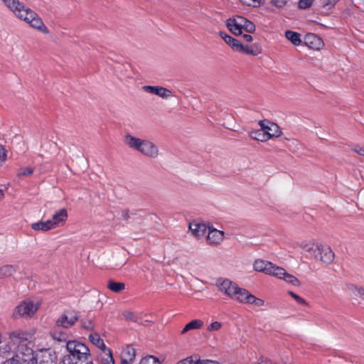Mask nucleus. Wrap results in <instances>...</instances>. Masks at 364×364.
Instances as JSON below:
<instances>
[{"label": "nucleus", "instance_id": "nucleus-1", "mask_svg": "<svg viewBox=\"0 0 364 364\" xmlns=\"http://www.w3.org/2000/svg\"><path fill=\"white\" fill-rule=\"evenodd\" d=\"M4 6L18 19L26 23L32 28L43 34H49L50 31L41 16L20 0H1Z\"/></svg>", "mask_w": 364, "mask_h": 364}, {"label": "nucleus", "instance_id": "nucleus-2", "mask_svg": "<svg viewBox=\"0 0 364 364\" xmlns=\"http://www.w3.org/2000/svg\"><path fill=\"white\" fill-rule=\"evenodd\" d=\"M219 291L229 298L245 304H253L257 307L263 306L264 301L252 294L248 290L240 287L228 279L219 278L216 281Z\"/></svg>", "mask_w": 364, "mask_h": 364}, {"label": "nucleus", "instance_id": "nucleus-3", "mask_svg": "<svg viewBox=\"0 0 364 364\" xmlns=\"http://www.w3.org/2000/svg\"><path fill=\"white\" fill-rule=\"evenodd\" d=\"M123 141L129 149L145 157L156 159L160 154L159 146L149 139L140 138L128 132L124 134Z\"/></svg>", "mask_w": 364, "mask_h": 364}, {"label": "nucleus", "instance_id": "nucleus-4", "mask_svg": "<svg viewBox=\"0 0 364 364\" xmlns=\"http://www.w3.org/2000/svg\"><path fill=\"white\" fill-rule=\"evenodd\" d=\"M253 269L259 272L274 277L284 281L288 284L299 287L300 281L293 274L287 272L283 267L277 266L271 262L262 259H256L253 263Z\"/></svg>", "mask_w": 364, "mask_h": 364}, {"label": "nucleus", "instance_id": "nucleus-5", "mask_svg": "<svg viewBox=\"0 0 364 364\" xmlns=\"http://www.w3.org/2000/svg\"><path fill=\"white\" fill-rule=\"evenodd\" d=\"M14 356L11 358L19 364H34L36 354L27 343L18 344L15 348Z\"/></svg>", "mask_w": 364, "mask_h": 364}, {"label": "nucleus", "instance_id": "nucleus-6", "mask_svg": "<svg viewBox=\"0 0 364 364\" xmlns=\"http://www.w3.org/2000/svg\"><path fill=\"white\" fill-rule=\"evenodd\" d=\"M41 305L39 301L25 300L21 301L13 311L14 318L31 317L38 311Z\"/></svg>", "mask_w": 364, "mask_h": 364}, {"label": "nucleus", "instance_id": "nucleus-7", "mask_svg": "<svg viewBox=\"0 0 364 364\" xmlns=\"http://www.w3.org/2000/svg\"><path fill=\"white\" fill-rule=\"evenodd\" d=\"M67 350L75 359L86 360L90 354V350L84 343L75 340L69 341L66 345Z\"/></svg>", "mask_w": 364, "mask_h": 364}, {"label": "nucleus", "instance_id": "nucleus-8", "mask_svg": "<svg viewBox=\"0 0 364 364\" xmlns=\"http://www.w3.org/2000/svg\"><path fill=\"white\" fill-rule=\"evenodd\" d=\"M314 257L326 264H331L334 259V253L331 248L325 244L316 243L314 251Z\"/></svg>", "mask_w": 364, "mask_h": 364}, {"label": "nucleus", "instance_id": "nucleus-9", "mask_svg": "<svg viewBox=\"0 0 364 364\" xmlns=\"http://www.w3.org/2000/svg\"><path fill=\"white\" fill-rule=\"evenodd\" d=\"M34 364H56L57 355L54 350L48 348L36 353Z\"/></svg>", "mask_w": 364, "mask_h": 364}, {"label": "nucleus", "instance_id": "nucleus-10", "mask_svg": "<svg viewBox=\"0 0 364 364\" xmlns=\"http://www.w3.org/2000/svg\"><path fill=\"white\" fill-rule=\"evenodd\" d=\"M258 124L259 127L264 129L269 140L272 138L279 137L282 134L279 127L272 122L264 119L260 120Z\"/></svg>", "mask_w": 364, "mask_h": 364}, {"label": "nucleus", "instance_id": "nucleus-11", "mask_svg": "<svg viewBox=\"0 0 364 364\" xmlns=\"http://www.w3.org/2000/svg\"><path fill=\"white\" fill-rule=\"evenodd\" d=\"M78 320L77 313L74 311H65L55 321L58 327L68 328Z\"/></svg>", "mask_w": 364, "mask_h": 364}, {"label": "nucleus", "instance_id": "nucleus-12", "mask_svg": "<svg viewBox=\"0 0 364 364\" xmlns=\"http://www.w3.org/2000/svg\"><path fill=\"white\" fill-rule=\"evenodd\" d=\"M206 242L207 244L212 246H217L224 240L225 233L223 231L218 230L213 226H208L207 230Z\"/></svg>", "mask_w": 364, "mask_h": 364}, {"label": "nucleus", "instance_id": "nucleus-13", "mask_svg": "<svg viewBox=\"0 0 364 364\" xmlns=\"http://www.w3.org/2000/svg\"><path fill=\"white\" fill-rule=\"evenodd\" d=\"M144 92L155 95L162 99L167 100L173 96V92L162 86L144 85L142 87Z\"/></svg>", "mask_w": 364, "mask_h": 364}, {"label": "nucleus", "instance_id": "nucleus-14", "mask_svg": "<svg viewBox=\"0 0 364 364\" xmlns=\"http://www.w3.org/2000/svg\"><path fill=\"white\" fill-rule=\"evenodd\" d=\"M33 332L18 330L10 333L9 338L13 346H18L21 343H26L28 341L32 338Z\"/></svg>", "mask_w": 364, "mask_h": 364}, {"label": "nucleus", "instance_id": "nucleus-15", "mask_svg": "<svg viewBox=\"0 0 364 364\" xmlns=\"http://www.w3.org/2000/svg\"><path fill=\"white\" fill-rule=\"evenodd\" d=\"M189 230L192 235L197 238L203 237L208 230V226L202 221L193 220L189 223Z\"/></svg>", "mask_w": 364, "mask_h": 364}, {"label": "nucleus", "instance_id": "nucleus-16", "mask_svg": "<svg viewBox=\"0 0 364 364\" xmlns=\"http://www.w3.org/2000/svg\"><path fill=\"white\" fill-rule=\"evenodd\" d=\"M68 218V211L65 208H60L55 212L50 222L53 228L62 226Z\"/></svg>", "mask_w": 364, "mask_h": 364}, {"label": "nucleus", "instance_id": "nucleus-17", "mask_svg": "<svg viewBox=\"0 0 364 364\" xmlns=\"http://www.w3.org/2000/svg\"><path fill=\"white\" fill-rule=\"evenodd\" d=\"M305 43L309 47L315 50H319L323 46V42L318 36L310 33L306 36Z\"/></svg>", "mask_w": 364, "mask_h": 364}, {"label": "nucleus", "instance_id": "nucleus-18", "mask_svg": "<svg viewBox=\"0 0 364 364\" xmlns=\"http://www.w3.org/2000/svg\"><path fill=\"white\" fill-rule=\"evenodd\" d=\"M219 35L234 50L238 51L242 48V43L238 40L222 31Z\"/></svg>", "mask_w": 364, "mask_h": 364}, {"label": "nucleus", "instance_id": "nucleus-19", "mask_svg": "<svg viewBox=\"0 0 364 364\" xmlns=\"http://www.w3.org/2000/svg\"><path fill=\"white\" fill-rule=\"evenodd\" d=\"M31 228L35 231L46 232L54 229L49 220L38 221L31 225Z\"/></svg>", "mask_w": 364, "mask_h": 364}, {"label": "nucleus", "instance_id": "nucleus-20", "mask_svg": "<svg viewBox=\"0 0 364 364\" xmlns=\"http://www.w3.org/2000/svg\"><path fill=\"white\" fill-rule=\"evenodd\" d=\"M239 52H242L246 54H250L252 55H257L262 52V48L259 44L255 43L252 46H243L239 49Z\"/></svg>", "mask_w": 364, "mask_h": 364}, {"label": "nucleus", "instance_id": "nucleus-21", "mask_svg": "<svg viewBox=\"0 0 364 364\" xmlns=\"http://www.w3.org/2000/svg\"><path fill=\"white\" fill-rule=\"evenodd\" d=\"M203 321L200 319H194L188 323L183 330L181 334H185L192 330L200 329L203 326Z\"/></svg>", "mask_w": 364, "mask_h": 364}, {"label": "nucleus", "instance_id": "nucleus-22", "mask_svg": "<svg viewBox=\"0 0 364 364\" xmlns=\"http://www.w3.org/2000/svg\"><path fill=\"white\" fill-rule=\"evenodd\" d=\"M228 29L235 36L242 34V28L240 26L236 20L229 18L226 23Z\"/></svg>", "mask_w": 364, "mask_h": 364}, {"label": "nucleus", "instance_id": "nucleus-23", "mask_svg": "<svg viewBox=\"0 0 364 364\" xmlns=\"http://www.w3.org/2000/svg\"><path fill=\"white\" fill-rule=\"evenodd\" d=\"M250 136L252 139L262 142H265L269 140L264 129L261 127L259 129L252 130L250 132Z\"/></svg>", "mask_w": 364, "mask_h": 364}, {"label": "nucleus", "instance_id": "nucleus-24", "mask_svg": "<svg viewBox=\"0 0 364 364\" xmlns=\"http://www.w3.org/2000/svg\"><path fill=\"white\" fill-rule=\"evenodd\" d=\"M316 243L314 240H304L301 241L299 244V247L304 250L311 254L314 257V251L315 250L314 247H316Z\"/></svg>", "mask_w": 364, "mask_h": 364}, {"label": "nucleus", "instance_id": "nucleus-25", "mask_svg": "<svg viewBox=\"0 0 364 364\" xmlns=\"http://www.w3.org/2000/svg\"><path fill=\"white\" fill-rule=\"evenodd\" d=\"M107 287L110 291L114 293H119L125 289V284L124 282L109 280L107 282Z\"/></svg>", "mask_w": 364, "mask_h": 364}, {"label": "nucleus", "instance_id": "nucleus-26", "mask_svg": "<svg viewBox=\"0 0 364 364\" xmlns=\"http://www.w3.org/2000/svg\"><path fill=\"white\" fill-rule=\"evenodd\" d=\"M136 356L135 349L132 346H127L121 353V359H127L133 361Z\"/></svg>", "mask_w": 364, "mask_h": 364}, {"label": "nucleus", "instance_id": "nucleus-27", "mask_svg": "<svg viewBox=\"0 0 364 364\" xmlns=\"http://www.w3.org/2000/svg\"><path fill=\"white\" fill-rule=\"evenodd\" d=\"M89 340L95 346H96L100 349H101V350L107 348L103 340L100 338V336L98 333H90L89 336Z\"/></svg>", "mask_w": 364, "mask_h": 364}, {"label": "nucleus", "instance_id": "nucleus-28", "mask_svg": "<svg viewBox=\"0 0 364 364\" xmlns=\"http://www.w3.org/2000/svg\"><path fill=\"white\" fill-rule=\"evenodd\" d=\"M100 359L102 364H114V360L112 352L107 348L102 350Z\"/></svg>", "mask_w": 364, "mask_h": 364}, {"label": "nucleus", "instance_id": "nucleus-29", "mask_svg": "<svg viewBox=\"0 0 364 364\" xmlns=\"http://www.w3.org/2000/svg\"><path fill=\"white\" fill-rule=\"evenodd\" d=\"M348 290L355 296L364 300V287H358L352 284L346 285Z\"/></svg>", "mask_w": 364, "mask_h": 364}, {"label": "nucleus", "instance_id": "nucleus-30", "mask_svg": "<svg viewBox=\"0 0 364 364\" xmlns=\"http://www.w3.org/2000/svg\"><path fill=\"white\" fill-rule=\"evenodd\" d=\"M16 272V268L12 265H4L0 267V279L10 277Z\"/></svg>", "mask_w": 364, "mask_h": 364}, {"label": "nucleus", "instance_id": "nucleus-31", "mask_svg": "<svg viewBox=\"0 0 364 364\" xmlns=\"http://www.w3.org/2000/svg\"><path fill=\"white\" fill-rule=\"evenodd\" d=\"M285 36L294 46H299L301 43V38L299 34L296 32L287 31L285 33Z\"/></svg>", "mask_w": 364, "mask_h": 364}, {"label": "nucleus", "instance_id": "nucleus-32", "mask_svg": "<svg viewBox=\"0 0 364 364\" xmlns=\"http://www.w3.org/2000/svg\"><path fill=\"white\" fill-rule=\"evenodd\" d=\"M50 334L54 340L60 342H65L68 338V334L61 331H53Z\"/></svg>", "mask_w": 364, "mask_h": 364}, {"label": "nucleus", "instance_id": "nucleus-33", "mask_svg": "<svg viewBox=\"0 0 364 364\" xmlns=\"http://www.w3.org/2000/svg\"><path fill=\"white\" fill-rule=\"evenodd\" d=\"M33 173V168L28 167L19 168L17 171V176L18 178L25 177L31 175Z\"/></svg>", "mask_w": 364, "mask_h": 364}, {"label": "nucleus", "instance_id": "nucleus-34", "mask_svg": "<svg viewBox=\"0 0 364 364\" xmlns=\"http://www.w3.org/2000/svg\"><path fill=\"white\" fill-rule=\"evenodd\" d=\"M139 364H161L159 359L153 355L144 358Z\"/></svg>", "mask_w": 364, "mask_h": 364}, {"label": "nucleus", "instance_id": "nucleus-35", "mask_svg": "<svg viewBox=\"0 0 364 364\" xmlns=\"http://www.w3.org/2000/svg\"><path fill=\"white\" fill-rule=\"evenodd\" d=\"M15 346H13V343L10 342V343L2 345L0 346V353L5 355L15 349Z\"/></svg>", "mask_w": 364, "mask_h": 364}, {"label": "nucleus", "instance_id": "nucleus-36", "mask_svg": "<svg viewBox=\"0 0 364 364\" xmlns=\"http://www.w3.org/2000/svg\"><path fill=\"white\" fill-rule=\"evenodd\" d=\"M197 355L188 356L177 363V364H196Z\"/></svg>", "mask_w": 364, "mask_h": 364}, {"label": "nucleus", "instance_id": "nucleus-37", "mask_svg": "<svg viewBox=\"0 0 364 364\" xmlns=\"http://www.w3.org/2000/svg\"><path fill=\"white\" fill-rule=\"evenodd\" d=\"M122 315L127 320H130L134 322L137 321V317L134 313L131 311H125L122 313Z\"/></svg>", "mask_w": 364, "mask_h": 364}, {"label": "nucleus", "instance_id": "nucleus-38", "mask_svg": "<svg viewBox=\"0 0 364 364\" xmlns=\"http://www.w3.org/2000/svg\"><path fill=\"white\" fill-rule=\"evenodd\" d=\"M80 323L81 326L85 329L92 330L94 328V324L90 319H82Z\"/></svg>", "mask_w": 364, "mask_h": 364}, {"label": "nucleus", "instance_id": "nucleus-39", "mask_svg": "<svg viewBox=\"0 0 364 364\" xmlns=\"http://www.w3.org/2000/svg\"><path fill=\"white\" fill-rule=\"evenodd\" d=\"M242 29H245L248 33H253L255 31V26L253 23L247 19Z\"/></svg>", "mask_w": 364, "mask_h": 364}, {"label": "nucleus", "instance_id": "nucleus-40", "mask_svg": "<svg viewBox=\"0 0 364 364\" xmlns=\"http://www.w3.org/2000/svg\"><path fill=\"white\" fill-rule=\"evenodd\" d=\"M221 327H222L221 323H220L218 321H215V322H213L211 324H210L208 326L207 330L208 331H215L220 330Z\"/></svg>", "mask_w": 364, "mask_h": 364}, {"label": "nucleus", "instance_id": "nucleus-41", "mask_svg": "<svg viewBox=\"0 0 364 364\" xmlns=\"http://www.w3.org/2000/svg\"><path fill=\"white\" fill-rule=\"evenodd\" d=\"M314 0H299V7L302 9H305L309 8Z\"/></svg>", "mask_w": 364, "mask_h": 364}, {"label": "nucleus", "instance_id": "nucleus-42", "mask_svg": "<svg viewBox=\"0 0 364 364\" xmlns=\"http://www.w3.org/2000/svg\"><path fill=\"white\" fill-rule=\"evenodd\" d=\"M196 364H220L218 361L213 360H200L199 356L197 355Z\"/></svg>", "mask_w": 364, "mask_h": 364}, {"label": "nucleus", "instance_id": "nucleus-43", "mask_svg": "<svg viewBox=\"0 0 364 364\" xmlns=\"http://www.w3.org/2000/svg\"><path fill=\"white\" fill-rule=\"evenodd\" d=\"M258 364H275V363L270 358L262 355L258 358Z\"/></svg>", "mask_w": 364, "mask_h": 364}, {"label": "nucleus", "instance_id": "nucleus-44", "mask_svg": "<svg viewBox=\"0 0 364 364\" xmlns=\"http://www.w3.org/2000/svg\"><path fill=\"white\" fill-rule=\"evenodd\" d=\"M289 295L294 298L295 299V301L299 304H305V301L304 299H302L301 297H300L299 295L296 294L295 293H294L293 291H289Z\"/></svg>", "mask_w": 364, "mask_h": 364}, {"label": "nucleus", "instance_id": "nucleus-45", "mask_svg": "<svg viewBox=\"0 0 364 364\" xmlns=\"http://www.w3.org/2000/svg\"><path fill=\"white\" fill-rule=\"evenodd\" d=\"M232 19L236 20L241 28L244 26L245 23L247 21V19L242 16H237L236 18H232Z\"/></svg>", "mask_w": 364, "mask_h": 364}, {"label": "nucleus", "instance_id": "nucleus-46", "mask_svg": "<svg viewBox=\"0 0 364 364\" xmlns=\"http://www.w3.org/2000/svg\"><path fill=\"white\" fill-rule=\"evenodd\" d=\"M353 150L358 154L364 156V146L362 147L357 145L353 148Z\"/></svg>", "mask_w": 364, "mask_h": 364}, {"label": "nucleus", "instance_id": "nucleus-47", "mask_svg": "<svg viewBox=\"0 0 364 364\" xmlns=\"http://www.w3.org/2000/svg\"><path fill=\"white\" fill-rule=\"evenodd\" d=\"M6 156V154L5 152V149L1 146H0V164L5 161Z\"/></svg>", "mask_w": 364, "mask_h": 364}, {"label": "nucleus", "instance_id": "nucleus-48", "mask_svg": "<svg viewBox=\"0 0 364 364\" xmlns=\"http://www.w3.org/2000/svg\"><path fill=\"white\" fill-rule=\"evenodd\" d=\"M288 0H272L273 4L277 7H282L287 3Z\"/></svg>", "mask_w": 364, "mask_h": 364}, {"label": "nucleus", "instance_id": "nucleus-49", "mask_svg": "<svg viewBox=\"0 0 364 364\" xmlns=\"http://www.w3.org/2000/svg\"><path fill=\"white\" fill-rule=\"evenodd\" d=\"M243 38L247 42H250L252 41V36H250V34H245L243 36Z\"/></svg>", "mask_w": 364, "mask_h": 364}, {"label": "nucleus", "instance_id": "nucleus-50", "mask_svg": "<svg viewBox=\"0 0 364 364\" xmlns=\"http://www.w3.org/2000/svg\"><path fill=\"white\" fill-rule=\"evenodd\" d=\"M4 364H19L17 363L14 360L9 359L4 362Z\"/></svg>", "mask_w": 364, "mask_h": 364}, {"label": "nucleus", "instance_id": "nucleus-51", "mask_svg": "<svg viewBox=\"0 0 364 364\" xmlns=\"http://www.w3.org/2000/svg\"><path fill=\"white\" fill-rule=\"evenodd\" d=\"M122 360V362H121V364H131L133 361H129V360H127V359H121Z\"/></svg>", "mask_w": 364, "mask_h": 364}, {"label": "nucleus", "instance_id": "nucleus-52", "mask_svg": "<svg viewBox=\"0 0 364 364\" xmlns=\"http://www.w3.org/2000/svg\"><path fill=\"white\" fill-rule=\"evenodd\" d=\"M4 196V191L0 189V200H1Z\"/></svg>", "mask_w": 364, "mask_h": 364}, {"label": "nucleus", "instance_id": "nucleus-53", "mask_svg": "<svg viewBox=\"0 0 364 364\" xmlns=\"http://www.w3.org/2000/svg\"><path fill=\"white\" fill-rule=\"evenodd\" d=\"M1 338H2V335H1V333H0V344L1 343Z\"/></svg>", "mask_w": 364, "mask_h": 364}, {"label": "nucleus", "instance_id": "nucleus-54", "mask_svg": "<svg viewBox=\"0 0 364 364\" xmlns=\"http://www.w3.org/2000/svg\"><path fill=\"white\" fill-rule=\"evenodd\" d=\"M87 364H93L92 362L87 363Z\"/></svg>", "mask_w": 364, "mask_h": 364}]
</instances>
